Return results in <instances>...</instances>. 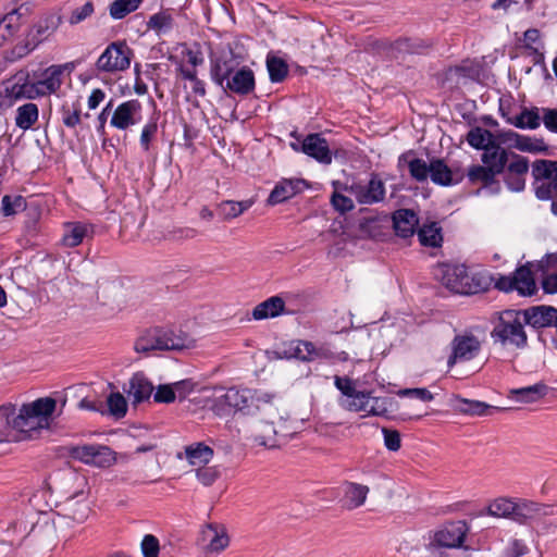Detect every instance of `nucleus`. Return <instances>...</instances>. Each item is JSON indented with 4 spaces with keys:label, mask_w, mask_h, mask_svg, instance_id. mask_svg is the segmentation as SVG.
Wrapping results in <instances>:
<instances>
[{
    "label": "nucleus",
    "mask_w": 557,
    "mask_h": 557,
    "mask_svg": "<svg viewBox=\"0 0 557 557\" xmlns=\"http://www.w3.org/2000/svg\"><path fill=\"white\" fill-rule=\"evenodd\" d=\"M91 227L84 223H70L65 231L62 242L66 247H76L83 243L84 238L89 236Z\"/></svg>",
    "instance_id": "nucleus-41"
},
{
    "label": "nucleus",
    "mask_w": 557,
    "mask_h": 557,
    "mask_svg": "<svg viewBox=\"0 0 557 557\" xmlns=\"http://www.w3.org/2000/svg\"><path fill=\"white\" fill-rule=\"evenodd\" d=\"M392 220L395 234L401 238L412 237L419 224V218L411 209L396 210L392 215Z\"/></svg>",
    "instance_id": "nucleus-24"
},
{
    "label": "nucleus",
    "mask_w": 557,
    "mask_h": 557,
    "mask_svg": "<svg viewBox=\"0 0 557 557\" xmlns=\"http://www.w3.org/2000/svg\"><path fill=\"white\" fill-rule=\"evenodd\" d=\"M253 199L243 201L224 200L218 205V213L223 221L233 220L242 215L245 211L252 207Z\"/></svg>",
    "instance_id": "nucleus-37"
},
{
    "label": "nucleus",
    "mask_w": 557,
    "mask_h": 557,
    "mask_svg": "<svg viewBox=\"0 0 557 557\" xmlns=\"http://www.w3.org/2000/svg\"><path fill=\"white\" fill-rule=\"evenodd\" d=\"M467 532V523L459 520L446 523L443 528L430 532L429 537L444 549L458 548L462 546Z\"/></svg>",
    "instance_id": "nucleus-12"
},
{
    "label": "nucleus",
    "mask_w": 557,
    "mask_h": 557,
    "mask_svg": "<svg viewBox=\"0 0 557 557\" xmlns=\"http://www.w3.org/2000/svg\"><path fill=\"white\" fill-rule=\"evenodd\" d=\"M450 347L451 354L447 360L448 368H453L458 361H468L475 358L481 350V342L473 334H459L454 337Z\"/></svg>",
    "instance_id": "nucleus-13"
},
{
    "label": "nucleus",
    "mask_w": 557,
    "mask_h": 557,
    "mask_svg": "<svg viewBox=\"0 0 557 557\" xmlns=\"http://www.w3.org/2000/svg\"><path fill=\"white\" fill-rule=\"evenodd\" d=\"M71 454L75 459L99 468L110 467L116 461L115 453L106 445H79L73 447Z\"/></svg>",
    "instance_id": "nucleus-11"
},
{
    "label": "nucleus",
    "mask_w": 557,
    "mask_h": 557,
    "mask_svg": "<svg viewBox=\"0 0 557 557\" xmlns=\"http://www.w3.org/2000/svg\"><path fill=\"white\" fill-rule=\"evenodd\" d=\"M541 115L544 126L552 133H557V109L542 108Z\"/></svg>",
    "instance_id": "nucleus-64"
},
{
    "label": "nucleus",
    "mask_w": 557,
    "mask_h": 557,
    "mask_svg": "<svg viewBox=\"0 0 557 557\" xmlns=\"http://www.w3.org/2000/svg\"><path fill=\"white\" fill-rule=\"evenodd\" d=\"M239 48L238 44L228 45L227 50L223 49L219 57L211 59L210 76L218 86L224 87L225 79L240 69L239 65L244 62L245 55Z\"/></svg>",
    "instance_id": "nucleus-9"
},
{
    "label": "nucleus",
    "mask_w": 557,
    "mask_h": 557,
    "mask_svg": "<svg viewBox=\"0 0 557 557\" xmlns=\"http://www.w3.org/2000/svg\"><path fill=\"white\" fill-rule=\"evenodd\" d=\"M515 290L522 296H532L536 292L533 273L528 264L519 267L513 273Z\"/></svg>",
    "instance_id": "nucleus-34"
},
{
    "label": "nucleus",
    "mask_w": 557,
    "mask_h": 557,
    "mask_svg": "<svg viewBox=\"0 0 557 557\" xmlns=\"http://www.w3.org/2000/svg\"><path fill=\"white\" fill-rule=\"evenodd\" d=\"M176 399L172 384H160L153 394V400L158 404H172Z\"/></svg>",
    "instance_id": "nucleus-58"
},
{
    "label": "nucleus",
    "mask_w": 557,
    "mask_h": 557,
    "mask_svg": "<svg viewBox=\"0 0 557 557\" xmlns=\"http://www.w3.org/2000/svg\"><path fill=\"white\" fill-rule=\"evenodd\" d=\"M58 515L77 523H83L91 511L88 492L83 487L57 504Z\"/></svg>",
    "instance_id": "nucleus-10"
},
{
    "label": "nucleus",
    "mask_w": 557,
    "mask_h": 557,
    "mask_svg": "<svg viewBox=\"0 0 557 557\" xmlns=\"http://www.w3.org/2000/svg\"><path fill=\"white\" fill-rule=\"evenodd\" d=\"M515 148L525 152H545L548 149L542 138H531L524 135H519Z\"/></svg>",
    "instance_id": "nucleus-52"
},
{
    "label": "nucleus",
    "mask_w": 557,
    "mask_h": 557,
    "mask_svg": "<svg viewBox=\"0 0 557 557\" xmlns=\"http://www.w3.org/2000/svg\"><path fill=\"white\" fill-rule=\"evenodd\" d=\"M185 456L190 465H207L213 457V449L205 443H194L185 447Z\"/></svg>",
    "instance_id": "nucleus-40"
},
{
    "label": "nucleus",
    "mask_w": 557,
    "mask_h": 557,
    "mask_svg": "<svg viewBox=\"0 0 557 557\" xmlns=\"http://www.w3.org/2000/svg\"><path fill=\"white\" fill-rule=\"evenodd\" d=\"M132 49L125 41H114L108 45L96 61V70L100 73L115 74L131 66Z\"/></svg>",
    "instance_id": "nucleus-8"
},
{
    "label": "nucleus",
    "mask_w": 557,
    "mask_h": 557,
    "mask_svg": "<svg viewBox=\"0 0 557 557\" xmlns=\"http://www.w3.org/2000/svg\"><path fill=\"white\" fill-rule=\"evenodd\" d=\"M158 132V124L156 120L149 121L141 131L140 134V146L145 151L150 149V143L156 137Z\"/></svg>",
    "instance_id": "nucleus-59"
},
{
    "label": "nucleus",
    "mask_w": 557,
    "mask_h": 557,
    "mask_svg": "<svg viewBox=\"0 0 557 557\" xmlns=\"http://www.w3.org/2000/svg\"><path fill=\"white\" fill-rule=\"evenodd\" d=\"M141 110L143 106L137 99L124 101L114 109L110 124L120 131H125L140 122Z\"/></svg>",
    "instance_id": "nucleus-16"
},
{
    "label": "nucleus",
    "mask_w": 557,
    "mask_h": 557,
    "mask_svg": "<svg viewBox=\"0 0 557 557\" xmlns=\"http://www.w3.org/2000/svg\"><path fill=\"white\" fill-rule=\"evenodd\" d=\"M491 338L504 347L523 349L528 346V335L524 331V318L521 309H507L495 313Z\"/></svg>",
    "instance_id": "nucleus-1"
},
{
    "label": "nucleus",
    "mask_w": 557,
    "mask_h": 557,
    "mask_svg": "<svg viewBox=\"0 0 557 557\" xmlns=\"http://www.w3.org/2000/svg\"><path fill=\"white\" fill-rule=\"evenodd\" d=\"M397 395L399 397H414L425 403L432 401L434 398L433 394L425 387L403 388L397 392Z\"/></svg>",
    "instance_id": "nucleus-61"
},
{
    "label": "nucleus",
    "mask_w": 557,
    "mask_h": 557,
    "mask_svg": "<svg viewBox=\"0 0 557 557\" xmlns=\"http://www.w3.org/2000/svg\"><path fill=\"white\" fill-rule=\"evenodd\" d=\"M57 407V401L52 397H41L33 403L24 404L15 414V408L12 405L0 407V417L5 419V424L13 429L25 432L36 429L35 419H47L52 416Z\"/></svg>",
    "instance_id": "nucleus-2"
},
{
    "label": "nucleus",
    "mask_w": 557,
    "mask_h": 557,
    "mask_svg": "<svg viewBox=\"0 0 557 557\" xmlns=\"http://www.w3.org/2000/svg\"><path fill=\"white\" fill-rule=\"evenodd\" d=\"M194 346V341L184 332L171 327H153L145 331L135 343L138 352L183 350Z\"/></svg>",
    "instance_id": "nucleus-3"
},
{
    "label": "nucleus",
    "mask_w": 557,
    "mask_h": 557,
    "mask_svg": "<svg viewBox=\"0 0 557 557\" xmlns=\"http://www.w3.org/2000/svg\"><path fill=\"white\" fill-rule=\"evenodd\" d=\"M299 181L284 180L275 185L268 198V203L275 206L282 203L298 193Z\"/></svg>",
    "instance_id": "nucleus-38"
},
{
    "label": "nucleus",
    "mask_w": 557,
    "mask_h": 557,
    "mask_svg": "<svg viewBox=\"0 0 557 557\" xmlns=\"http://www.w3.org/2000/svg\"><path fill=\"white\" fill-rule=\"evenodd\" d=\"M331 203L333 208L339 213L351 211L355 207L351 198L339 193H333L331 196Z\"/></svg>",
    "instance_id": "nucleus-62"
},
{
    "label": "nucleus",
    "mask_w": 557,
    "mask_h": 557,
    "mask_svg": "<svg viewBox=\"0 0 557 557\" xmlns=\"http://www.w3.org/2000/svg\"><path fill=\"white\" fill-rule=\"evenodd\" d=\"M429 176L434 184L441 186L458 184L463 177L462 174L454 173L453 170L445 163V161L440 158L431 159Z\"/></svg>",
    "instance_id": "nucleus-26"
},
{
    "label": "nucleus",
    "mask_w": 557,
    "mask_h": 557,
    "mask_svg": "<svg viewBox=\"0 0 557 557\" xmlns=\"http://www.w3.org/2000/svg\"><path fill=\"white\" fill-rule=\"evenodd\" d=\"M521 312L525 324L535 330L555 326L557 322V309L552 306H532Z\"/></svg>",
    "instance_id": "nucleus-17"
},
{
    "label": "nucleus",
    "mask_w": 557,
    "mask_h": 557,
    "mask_svg": "<svg viewBox=\"0 0 557 557\" xmlns=\"http://www.w3.org/2000/svg\"><path fill=\"white\" fill-rule=\"evenodd\" d=\"M361 205H373L384 200L385 185L377 174H372L367 185L354 183L346 188Z\"/></svg>",
    "instance_id": "nucleus-14"
},
{
    "label": "nucleus",
    "mask_w": 557,
    "mask_h": 557,
    "mask_svg": "<svg viewBox=\"0 0 557 557\" xmlns=\"http://www.w3.org/2000/svg\"><path fill=\"white\" fill-rule=\"evenodd\" d=\"M38 120V107L33 102L25 103L17 108L15 124L18 128L29 129Z\"/></svg>",
    "instance_id": "nucleus-43"
},
{
    "label": "nucleus",
    "mask_w": 557,
    "mask_h": 557,
    "mask_svg": "<svg viewBox=\"0 0 557 557\" xmlns=\"http://www.w3.org/2000/svg\"><path fill=\"white\" fill-rule=\"evenodd\" d=\"M160 550L159 541L154 535L147 534L141 542L144 557H158Z\"/></svg>",
    "instance_id": "nucleus-63"
},
{
    "label": "nucleus",
    "mask_w": 557,
    "mask_h": 557,
    "mask_svg": "<svg viewBox=\"0 0 557 557\" xmlns=\"http://www.w3.org/2000/svg\"><path fill=\"white\" fill-rule=\"evenodd\" d=\"M175 391V397L178 400L186 399L196 388L197 384L191 379L182 380L172 384Z\"/></svg>",
    "instance_id": "nucleus-60"
},
{
    "label": "nucleus",
    "mask_w": 557,
    "mask_h": 557,
    "mask_svg": "<svg viewBox=\"0 0 557 557\" xmlns=\"http://www.w3.org/2000/svg\"><path fill=\"white\" fill-rule=\"evenodd\" d=\"M201 541L207 550L220 553L228 546L230 537L224 525L209 523L201 531Z\"/></svg>",
    "instance_id": "nucleus-23"
},
{
    "label": "nucleus",
    "mask_w": 557,
    "mask_h": 557,
    "mask_svg": "<svg viewBox=\"0 0 557 557\" xmlns=\"http://www.w3.org/2000/svg\"><path fill=\"white\" fill-rule=\"evenodd\" d=\"M532 176L535 183V195L540 200H552V212L557 215V161L536 160L532 164Z\"/></svg>",
    "instance_id": "nucleus-6"
},
{
    "label": "nucleus",
    "mask_w": 557,
    "mask_h": 557,
    "mask_svg": "<svg viewBox=\"0 0 557 557\" xmlns=\"http://www.w3.org/2000/svg\"><path fill=\"white\" fill-rule=\"evenodd\" d=\"M21 17L20 9H14L0 20V38L2 40L11 38L18 30Z\"/></svg>",
    "instance_id": "nucleus-45"
},
{
    "label": "nucleus",
    "mask_w": 557,
    "mask_h": 557,
    "mask_svg": "<svg viewBox=\"0 0 557 557\" xmlns=\"http://www.w3.org/2000/svg\"><path fill=\"white\" fill-rule=\"evenodd\" d=\"M41 79L35 82L39 96H47L55 94L62 85V76L60 75V69L50 65L47 67Z\"/></svg>",
    "instance_id": "nucleus-33"
},
{
    "label": "nucleus",
    "mask_w": 557,
    "mask_h": 557,
    "mask_svg": "<svg viewBox=\"0 0 557 557\" xmlns=\"http://www.w3.org/2000/svg\"><path fill=\"white\" fill-rule=\"evenodd\" d=\"M344 502L348 509L361 507L368 497L369 487L367 485L345 481L344 484Z\"/></svg>",
    "instance_id": "nucleus-32"
},
{
    "label": "nucleus",
    "mask_w": 557,
    "mask_h": 557,
    "mask_svg": "<svg viewBox=\"0 0 557 557\" xmlns=\"http://www.w3.org/2000/svg\"><path fill=\"white\" fill-rule=\"evenodd\" d=\"M406 165L410 177L416 182L423 183L430 175L431 162L428 163L423 159L417 158L413 150L401 153L398 158V168Z\"/></svg>",
    "instance_id": "nucleus-25"
},
{
    "label": "nucleus",
    "mask_w": 557,
    "mask_h": 557,
    "mask_svg": "<svg viewBox=\"0 0 557 557\" xmlns=\"http://www.w3.org/2000/svg\"><path fill=\"white\" fill-rule=\"evenodd\" d=\"M442 282L449 290L460 295H474L486 292L491 277L482 273H469L463 264L449 265L445 269Z\"/></svg>",
    "instance_id": "nucleus-5"
},
{
    "label": "nucleus",
    "mask_w": 557,
    "mask_h": 557,
    "mask_svg": "<svg viewBox=\"0 0 557 557\" xmlns=\"http://www.w3.org/2000/svg\"><path fill=\"white\" fill-rule=\"evenodd\" d=\"M301 151L323 164L332 162V153L327 140L320 134H309L301 144Z\"/></svg>",
    "instance_id": "nucleus-19"
},
{
    "label": "nucleus",
    "mask_w": 557,
    "mask_h": 557,
    "mask_svg": "<svg viewBox=\"0 0 557 557\" xmlns=\"http://www.w3.org/2000/svg\"><path fill=\"white\" fill-rule=\"evenodd\" d=\"M107 404L111 416L116 419L125 417L127 412V403L121 393H111L107 398Z\"/></svg>",
    "instance_id": "nucleus-53"
},
{
    "label": "nucleus",
    "mask_w": 557,
    "mask_h": 557,
    "mask_svg": "<svg viewBox=\"0 0 557 557\" xmlns=\"http://www.w3.org/2000/svg\"><path fill=\"white\" fill-rule=\"evenodd\" d=\"M529 172V161L525 157L511 153L509 163L506 164L504 182L512 191H521L525 187V176Z\"/></svg>",
    "instance_id": "nucleus-15"
},
{
    "label": "nucleus",
    "mask_w": 557,
    "mask_h": 557,
    "mask_svg": "<svg viewBox=\"0 0 557 557\" xmlns=\"http://www.w3.org/2000/svg\"><path fill=\"white\" fill-rule=\"evenodd\" d=\"M267 69L272 83L283 82L288 74L287 63L277 57H269L267 59Z\"/></svg>",
    "instance_id": "nucleus-48"
},
{
    "label": "nucleus",
    "mask_w": 557,
    "mask_h": 557,
    "mask_svg": "<svg viewBox=\"0 0 557 557\" xmlns=\"http://www.w3.org/2000/svg\"><path fill=\"white\" fill-rule=\"evenodd\" d=\"M221 475L218 467H200L196 470V478L203 486H211Z\"/></svg>",
    "instance_id": "nucleus-56"
},
{
    "label": "nucleus",
    "mask_w": 557,
    "mask_h": 557,
    "mask_svg": "<svg viewBox=\"0 0 557 557\" xmlns=\"http://www.w3.org/2000/svg\"><path fill=\"white\" fill-rule=\"evenodd\" d=\"M250 438L255 445L265 448H275L278 446L277 432L272 422H257L251 430Z\"/></svg>",
    "instance_id": "nucleus-29"
},
{
    "label": "nucleus",
    "mask_w": 557,
    "mask_h": 557,
    "mask_svg": "<svg viewBox=\"0 0 557 557\" xmlns=\"http://www.w3.org/2000/svg\"><path fill=\"white\" fill-rule=\"evenodd\" d=\"M8 83L14 102L21 99L40 97L35 82L28 81V74H16L13 78L8 79Z\"/></svg>",
    "instance_id": "nucleus-28"
},
{
    "label": "nucleus",
    "mask_w": 557,
    "mask_h": 557,
    "mask_svg": "<svg viewBox=\"0 0 557 557\" xmlns=\"http://www.w3.org/2000/svg\"><path fill=\"white\" fill-rule=\"evenodd\" d=\"M62 123L69 128H75L81 124V106L78 102H74L71 106L64 103L61 107Z\"/></svg>",
    "instance_id": "nucleus-51"
},
{
    "label": "nucleus",
    "mask_w": 557,
    "mask_h": 557,
    "mask_svg": "<svg viewBox=\"0 0 557 557\" xmlns=\"http://www.w3.org/2000/svg\"><path fill=\"white\" fill-rule=\"evenodd\" d=\"M172 26L173 17L164 11L151 15L148 21V27L157 33L168 32Z\"/></svg>",
    "instance_id": "nucleus-54"
},
{
    "label": "nucleus",
    "mask_w": 557,
    "mask_h": 557,
    "mask_svg": "<svg viewBox=\"0 0 557 557\" xmlns=\"http://www.w3.org/2000/svg\"><path fill=\"white\" fill-rule=\"evenodd\" d=\"M549 506L527 499H518L515 503V511L512 521L519 524H527L531 521L539 520L547 515Z\"/></svg>",
    "instance_id": "nucleus-21"
},
{
    "label": "nucleus",
    "mask_w": 557,
    "mask_h": 557,
    "mask_svg": "<svg viewBox=\"0 0 557 557\" xmlns=\"http://www.w3.org/2000/svg\"><path fill=\"white\" fill-rule=\"evenodd\" d=\"M497 173L485 165H472L467 172V177L471 184L481 183L484 187H488L497 183Z\"/></svg>",
    "instance_id": "nucleus-42"
},
{
    "label": "nucleus",
    "mask_w": 557,
    "mask_h": 557,
    "mask_svg": "<svg viewBox=\"0 0 557 557\" xmlns=\"http://www.w3.org/2000/svg\"><path fill=\"white\" fill-rule=\"evenodd\" d=\"M359 237L362 239H379L383 235L382 225L377 218H363L359 221Z\"/></svg>",
    "instance_id": "nucleus-47"
},
{
    "label": "nucleus",
    "mask_w": 557,
    "mask_h": 557,
    "mask_svg": "<svg viewBox=\"0 0 557 557\" xmlns=\"http://www.w3.org/2000/svg\"><path fill=\"white\" fill-rule=\"evenodd\" d=\"M95 12V5L92 1H87L84 5L81 8H76L72 11L70 17H69V24L70 25H77L88 17H90Z\"/></svg>",
    "instance_id": "nucleus-57"
},
{
    "label": "nucleus",
    "mask_w": 557,
    "mask_h": 557,
    "mask_svg": "<svg viewBox=\"0 0 557 557\" xmlns=\"http://www.w3.org/2000/svg\"><path fill=\"white\" fill-rule=\"evenodd\" d=\"M255 86L253 71L244 65L225 79L222 88L239 96H247L255 90Z\"/></svg>",
    "instance_id": "nucleus-18"
},
{
    "label": "nucleus",
    "mask_w": 557,
    "mask_h": 557,
    "mask_svg": "<svg viewBox=\"0 0 557 557\" xmlns=\"http://www.w3.org/2000/svg\"><path fill=\"white\" fill-rule=\"evenodd\" d=\"M499 113L508 124L513 125L517 128L536 129L541 125V109L537 107H533L530 109L524 107L522 108L519 115L512 117L508 113H505V104L500 101Z\"/></svg>",
    "instance_id": "nucleus-20"
},
{
    "label": "nucleus",
    "mask_w": 557,
    "mask_h": 557,
    "mask_svg": "<svg viewBox=\"0 0 557 557\" xmlns=\"http://www.w3.org/2000/svg\"><path fill=\"white\" fill-rule=\"evenodd\" d=\"M138 9V0H114L109 7L110 16L122 20Z\"/></svg>",
    "instance_id": "nucleus-50"
},
{
    "label": "nucleus",
    "mask_w": 557,
    "mask_h": 557,
    "mask_svg": "<svg viewBox=\"0 0 557 557\" xmlns=\"http://www.w3.org/2000/svg\"><path fill=\"white\" fill-rule=\"evenodd\" d=\"M26 210L29 213L32 212L34 218L39 216L37 207H29L26 199L23 196H21V195L3 196L2 202H1V211H2L3 215L10 216V215L16 214L17 212L26 211Z\"/></svg>",
    "instance_id": "nucleus-35"
},
{
    "label": "nucleus",
    "mask_w": 557,
    "mask_h": 557,
    "mask_svg": "<svg viewBox=\"0 0 557 557\" xmlns=\"http://www.w3.org/2000/svg\"><path fill=\"white\" fill-rule=\"evenodd\" d=\"M516 500L508 497H498L487 507V513L492 517L512 520Z\"/></svg>",
    "instance_id": "nucleus-46"
},
{
    "label": "nucleus",
    "mask_w": 557,
    "mask_h": 557,
    "mask_svg": "<svg viewBox=\"0 0 557 557\" xmlns=\"http://www.w3.org/2000/svg\"><path fill=\"white\" fill-rule=\"evenodd\" d=\"M253 391L238 387H215L210 400V409L219 417H227L232 412L253 413Z\"/></svg>",
    "instance_id": "nucleus-4"
},
{
    "label": "nucleus",
    "mask_w": 557,
    "mask_h": 557,
    "mask_svg": "<svg viewBox=\"0 0 557 557\" xmlns=\"http://www.w3.org/2000/svg\"><path fill=\"white\" fill-rule=\"evenodd\" d=\"M339 404L345 410L363 412L366 417H386L394 401L392 398L372 396L371 392L357 391Z\"/></svg>",
    "instance_id": "nucleus-7"
},
{
    "label": "nucleus",
    "mask_w": 557,
    "mask_h": 557,
    "mask_svg": "<svg viewBox=\"0 0 557 557\" xmlns=\"http://www.w3.org/2000/svg\"><path fill=\"white\" fill-rule=\"evenodd\" d=\"M153 389L152 383L143 372L134 373L128 381V388L124 387L134 406L149 400Z\"/></svg>",
    "instance_id": "nucleus-22"
},
{
    "label": "nucleus",
    "mask_w": 557,
    "mask_h": 557,
    "mask_svg": "<svg viewBox=\"0 0 557 557\" xmlns=\"http://www.w3.org/2000/svg\"><path fill=\"white\" fill-rule=\"evenodd\" d=\"M467 141L471 147L478 150H485L490 145L495 143V136L488 129L478 126L468 132Z\"/></svg>",
    "instance_id": "nucleus-44"
},
{
    "label": "nucleus",
    "mask_w": 557,
    "mask_h": 557,
    "mask_svg": "<svg viewBox=\"0 0 557 557\" xmlns=\"http://www.w3.org/2000/svg\"><path fill=\"white\" fill-rule=\"evenodd\" d=\"M322 349L317 348L311 342L299 341L293 356L302 361H312L322 357Z\"/></svg>",
    "instance_id": "nucleus-49"
},
{
    "label": "nucleus",
    "mask_w": 557,
    "mask_h": 557,
    "mask_svg": "<svg viewBox=\"0 0 557 557\" xmlns=\"http://www.w3.org/2000/svg\"><path fill=\"white\" fill-rule=\"evenodd\" d=\"M418 238L422 246L437 248L442 246V227L437 222L423 224L418 230Z\"/></svg>",
    "instance_id": "nucleus-36"
},
{
    "label": "nucleus",
    "mask_w": 557,
    "mask_h": 557,
    "mask_svg": "<svg viewBox=\"0 0 557 557\" xmlns=\"http://www.w3.org/2000/svg\"><path fill=\"white\" fill-rule=\"evenodd\" d=\"M285 301L280 296H272L264 301L258 304L251 315L255 320H264L269 318H276L284 312Z\"/></svg>",
    "instance_id": "nucleus-31"
},
{
    "label": "nucleus",
    "mask_w": 557,
    "mask_h": 557,
    "mask_svg": "<svg viewBox=\"0 0 557 557\" xmlns=\"http://www.w3.org/2000/svg\"><path fill=\"white\" fill-rule=\"evenodd\" d=\"M509 153L496 141L490 145L481 156V161L485 166L492 169L498 175L505 171L509 161Z\"/></svg>",
    "instance_id": "nucleus-27"
},
{
    "label": "nucleus",
    "mask_w": 557,
    "mask_h": 557,
    "mask_svg": "<svg viewBox=\"0 0 557 557\" xmlns=\"http://www.w3.org/2000/svg\"><path fill=\"white\" fill-rule=\"evenodd\" d=\"M548 386L544 383H536L534 385L511 388L508 392V398L519 403L530 404L535 403L546 396Z\"/></svg>",
    "instance_id": "nucleus-30"
},
{
    "label": "nucleus",
    "mask_w": 557,
    "mask_h": 557,
    "mask_svg": "<svg viewBox=\"0 0 557 557\" xmlns=\"http://www.w3.org/2000/svg\"><path fill=\"white\" fill-rule=\"evenodd\" d=\"M456 405L455 408L457 411L468 416H488L491 414V410L494 409L492 406L480 400H470L457 396L455 398Z\"/></svg>",
    "instance_id": "nucleus-39"
},
{
    "label": "nucleus",
    "mask_w": 557,
    "mask_h": 557,
    "mask_svg": "<svg viewBox=\"0 0 557 557\" xmlns=\"http://www.w3.org/2000/svg\"><path fill=\"white\" fill-rule=\"evenodd\" d=\"M428 46L422 42H414L409 38H399L395 40L391 48L399 53H419L422 48Z\"/></svg>",
    "instance_id": "nucleus-55"
}]
</instances>
